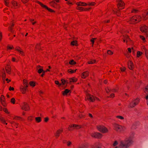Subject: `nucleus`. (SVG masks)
I'll return each mask as SVG.
<instances>
[{
	"label": "nucleus",
	"mask_w": 148,
	"mask_h": 148,
	"mask_svg": "<svg viewBox=\"0 0 148 148\" xmlns=\"http://www.w3.org/2000/svg\"><path fill=\"white\" fill-rule=\"evenodd\" d=\"M132 141L127 139L120 142L119 147L120 148H128L132 143Z\"/></svg>",
	"instance_id": "obj_1"
},
{
	"label": "nucleus",
	"mask_w": 148,
	"mask_h": 148,
	"mask_svg": "<svg viewBox=\"0 0 148 148\" xmlns=\"http://www.w3.org/2000/svg\"><path fill=\"white\" fill-rule=\"evenodd\" d=\"M96 128L99 131L103 133H107L109 131L108 128L103 125H97Z\"/></svg>",
	"instance_id": "obj_2"
},
{
	"label": "nucleus",
	"mask_w": 148,
	"mask_h": 148,
	"mask_svg": "<svg viewBox=\"0 0 148 148\" xmlns=\"http://www.w3.org/2000/svg\"><path fill=\"white\" fill-rule=\"evenodd\" d=\"M140 99L138 97H137L132 102L130 103L129 105V107L130 108H134L140 102Z\"/></svg>",
	"instance_id": "obj_3"
},
{
	"label": "nucleus",
	"mask_w": 148,
	"mask_h": 148,
	"mask_svg": "<svg viewBox=\"0 0 148 148\" xmlns=\"http://www.w3.org/2000/svg\"><path fill=\"white\" fill-rule=\"evenodd\" d=\"M90 136L93 138L97 139H101L103 136L101 134L97 132H92Z\"/></svg>",
	"instance_id": "obj_4"
},
{
	"label": "nucleus",
	"mask_w": 148,
	"mask_h": 148,
	"mask_svg": "<svg viewBox=\"0 0 148 148\" xmlns=\"http://www.w3.org/2000/svg\"><path fill=\"white\" fill-rule=\"evenodd\" d=\"M114 128L116 132H120L123 129V126L117 123H115L114 124Z\"/></svg>",
	"instance_id": "obj_5"
},
{
	"label": "nucleus",
	"mask_w": 148,
	"mask_h": 148,
	"mask_svg": "<svg viewBox=\"0 0 148 148\" xmlns=\"http://www.w3.org/2000/svg\"><path fill=\"white\" fill-rule=\"evenodd\" d=\"M118 2L117 6L119 10L124 9L125 5L124 2L121 0H118Z\"/></svg>",
	"instance_id": "obj_6"
},
{
	"label": "nucleus",
	"mask_w": 148,
	"mask_h": 148,
	"mask_svg": "<svg viewBox=\"0 0 148 148\" xmlns=\"http://www.w3.org/2000/svg\"><path fill=\"white\" fill-rule=\"evenodd\" d=\"M86 96L87 99L91 102L94 101L95 100L97 99L98 101L99 100V98H97L96 97H94L93 95L90 94H89L88 93L86 95Z\"/></svg>",
	"instance_id": "obj_7"
},
{
	"label": "nucleus",
	"mask_w": 148,
	"mask_h": 148,
	"mask_svg": "<svg viewBox=\"0 0 148 148\" xmlns=\"http://www.w3.org/2000/svg\"><path fill=\"white\" fill-rule=\"evenodd\" d=\"M21 109L25 111H28L30 109V108L28 103L24 102L21 107Z\"/></svg>",
	"instance_id": "obj_8"
},
{
	"label": "nucleus",
	"mask_w": 148,
	"mask_h": 148,
	"mask_svg": "<svg viewBox=\"0 0 148 148\" xmlns=\"http://www.w3.org/2000/svg\"><path fill=\"white\" fill-rule=\"evenodd\" d=\"M140 29L142 32L146 33L148 30V27L145 25H143L140 27Z\"/></svg>",
	"instance_id": "obj_9"
},
{
	"label": "nucleus",
	"mask_w": 148,
	"mask_h": 148,
	"mask_svg": "<svg viewBox=\"0 0 148 148\" xmlns=\"http://www.w3.org/2000/svg\"><path fill=\"white\" fill-rule=\"evenodd\" d=\"M128 66L129 69L131 70H133L134 68V65L133 62L129 60L128 62Z\"/></svg>",
	"instance_id": "obj_10"
},
{
	"label": "nucleus",
	"mask_w": 148,
	"mask_h": 148,
	"mask_svg": "<svg viewBox=\"0 0 148 148\" xmlns=\"http://www.w3.org/2000/svg\"><path fill=\"white\" fill-rule=\"evenodd\" d=\"M38 3L41 5V6L43 8H44L47 10H48L49 12H55V11L51 9L48 8L47 6L43 4L41 2H38Z\"/></svg>",
	"instance_id": "obj_11"
},
{
	"label": "nucleus",
	"mask_w": 148,
	"mask_h": 148,
	"mask_svg": "<svg viewBox=\"0 0 148 148\" xmlns=\"http://www.w3.org/2000/svg\"><path fill=\"white\" fill-rule=\"evenodd\" d=\"M89 73L88 71H86L82 73L81 77L82 79H85L89 75Z\"/></svg>",
	"instance_id": "obj_12"
},
{
	"label": "nucleus",
	"mask_w": 148,
	"mask_h": 148,
	"mask_svg": "<svg viewBox=\"0 0 148 148\" xmlns=\"http://www.w3.org/2000/svg\"><path fill=\"white\" fill-rule=\"evenodd\" d=\"M143 54L142 52L138 51H137L136 53V57L139 58L141 57Z\"/></svg>",
	"instance_id": "obj_13"
},
{
	"label": "nucleus",
	"mask_w": 148,
	"mask_h": 148,
	"mask_svg": "<svg viewBox=\"0 0 148 148\" xmlns=\"http://www.w3.org/2000/svg\"><path fill=\"white\" fill-rule=\"evenodd\" d=\"M70 90L68 89H65L62 92V95L64 96H67V94L70 92Z\"/></svg>",
	"instance_id": "obj_14"
},
{
	"label": "nucleus",
	"mask_w": 148,
	"mask_h": 148,
	"mask_svg": "<svg viewBox=\"0 0 148 148\" xmlns=\"http://www.w3.org/2000/svg\"><path fill=\"white\" fill-rule=\"evenodd\" d=\"M76 4L78 6H85L87 5V4L86 3L81 1L77 2L76 3Z\"/></svg>",
	"instance_id": "obj_15"
},
{
	"label": "nucleus",
	"mask_w": 148,
	"mask_h": 148,
	"mask_svg": "<svg viewBox=\"0 0 148 148\" xmlns=\"http://www.w3.org/2000/svg\"><path fill=\"white\" fill-rule=\"evenodd\" d=\"M69 79L70 83L71 82H76L77 80V79L75 77L70 78Z\"/></svg>",
	"instance_id": "obj_16"
},
{
	"label": "nucleus",
	"mask_w": 148,
	"mask_h": 148,
	"mask_svg": "<svg viewBox=\"0 0 148 148\" xmlns=\"http://www.w3.org/2000/svg\"><path fill=\"white\" fill-rule=\"evenodd\" d=\"M63 130L62 129H60L58 130L56 132L55 136L57 137H58L60 136V134L62 133L63 132Z\"/></svg>",
	"instance_id": "obj_17"
},
{
	"label": "nucleus",
	"mask_w": 148,
	"mask_h": 148,
	"mask_svg": "<svg viewBox=\"0 0 148 148\" xmlns=\"http://www.w3.org/2000/svg\"><path fill=\"white\" fill-rule=\"evenodd\" d=\"M148 11L145 12L144 14H143V20H146L148 18Z\"/></svg>",
	"instance_id": "obj_18"
},
{
	"label": "nucleus",
	"mask_w": 148,
	"mask_h": 148,
	"mask_svg": "<svg viewBox=\"0 0 148 148\" xmlns=\"http://www.w3.org/2000/svg\"><path fill=\"white\" fill-rule=\"evenodd\" d=\"M136 18V21L137 23H138L140 22L142 19V17L140 15H137L135 16Z\"/></svg>",
	"instance_id": "obj_19"
},
{
	"label": "nucleus",
	"mask_w": 148,
	"mask_h": 148,
	"mask_svg": "<svg viewBox=\"0 0 148 148\" xmlns=\"http://www.w3.org/2000/svg\"><path fill=\"white\" fill-rule=\"evenodd\" d=\"M74 129V124H71L69 125L68 127V130L69 131H71Z\"/></svg>",
	"instance_id": "obj_20"
},
{
	"label": "nucleus",
	"mask_w": 148,
	"mask_h": 148,
	"mask_svg": "<svg viewBox=\"0 0 148 148\" xmlns=\"http://www.w3.org/2000/svg\"><path fill=\"white\" fill-rule=\"evenodd\" d=\"M71 45L72 46H77L78 45L77 41V40H73L71 43Z\"/></svg>",
	"instance_id": "obj_21"
},
{
	"label": "nucleus",
	"mask_w": 148,
	"mask_h": 148,
	"mask_svg": "<svg viewBox=\"0 0 148 148\" xmlns=\"http://www.w3.org/2000/svg\"><path fill=\"white\" fill-rule=\"evenodd\" d=\"M82 128V126L81 125L74 124V128L78 130L80 129H81Z\"/></svg>",
	"instance_id": "obj_22"
},
{
	"label": "nucleus",
	"mask_w": 148,
	"mask_h": 148,
	"mask_svg": "<svg viewBox=\"0 0 148 148\" xmlns=\"http://www.w3.org/2000/svg\"><path fill=\"white\" fill-rule=\"evenodd\" d=\"M130 21L132 22L137 23L135 16H133L130 19Z\"/></svg>",
	"instance_id": "obj_23"
},
{
	"label": "nucleus",
	"mask_w": 148,
	"mask_h": 148,
	"mask_svg": "<svg viewBox=\"0 0 148 148\" xmlns=\"http://www.w3.org/2000/svg\"><path fill=\"white\" fill-rule=\"evenodd\" d=\"M96 62V60H92L88 62V64H92L95 63Z\"/></svg>",
	"instance_id": "obj_24"
},
{
	"label": "nucleus",
	"mask_w": 148,
	"mask_h": 148,
	"mask_svg": "<svg viewBox=\"0 0 148 148\" xmlns=\"http://www.w3.org/2000/svg\"><path fill=\"white\" fill-rule=\"evenodd\" d=\"M29 84L31 86L34 87L36 85V82L34 81H30L29 82Z\"/></svg>",
	"instance_id": "obj_25"
},
{
	"label": "nucleus",
	"mask_w": 148,
	"mask_h": 148,
	"mask_svg": "<svg viewBox=\"0 0 148 148\" xmlns=\"http://www.w3.org/2000/svg\"><path fill=\"white\" fill-rule=\"evenodd\" d=\"M69 63L70 64L73 65L75 64L76 63L73 60H72L69 61Z\"/></svg>",
	"instance_id": "obj_26"
},
{
	"label": "nucleus",
	"mask_w": 148,
	"mask_h": 148,
	"mask_svg": "<svg viewBox=\"0 0 148 148\" xmlns=\"http://www.w3.org/2000/svg\"><path fill=\"white\" fill-rule=\"evenodd\" d=\"M15 99L14 98L12 97L10 99V103L13 104H14L15 103Z\"/></svg>",
	"instance_id": "obj_27"
},
{
	"label": "nucleus",
	"mask_w": 148,
	"mask_h": 148,
	"mask_svg": "<svg viewBox=\"0 0 148 148\" xmlns=\"http://www.w3.org/2000/svg\"><path fill=\"white\" fill-rule=\"evenodd\" d=\"M7 50H11L14 49V47L13 46L8 45L7 47Z\"/></svg>",
	"instance_id": "obj_28"
},
{
	"label": "nucleus",
	"mask_w": 148,
	"mask_h": 148,
	"mask_svg": "<svg viewBox=\"0 0 148 148\" xmlns=\"http://www.w3.org/2000/svg\"><path fill=\"white\" fill-rule=\"evenodd\" d=\"M35 120L38 123L40 122L41 121V118L40 117H36Z\"/></svg>",
	"instance_id": "obj_29"
},
{
	"label": "nucleus",
	"mask_w": 148,
	"mask_h": 148,
	"mask_svg": "<svg viewBox=\"0 0 148 148\" xmlns=\"http://www.w3.org/2000/svg\"><path fill=\"white\" fill-rule=\"evenodd\" d=\"M140 38L143 41V42H145L146 41L145 38L143 36L140 35Z\"/></svg>",
	"instance_id": "obj_30"
},
{
	"label": "nucleus",
	"mask_w": 148,
	"mask_h": 148,
	"mask_svg": "<svg viewBox=\"0 0 148 148\" xmlns=\"http://www.w3.org/2000/svg\"><path fill=\"white\" fill-rule=\"evenodd\" d=\"M5 69L7 72L8 73H10L11 71V69L10 67H7L5 68Z\"/></svg>",
	"instance_id": "obj_31"
},
{
	"label": "nucleus",
	"mask_w": 148,
	"mask_h": 148,
	"mask_svg": "<svg viewBox=\"0 0 148 148\" xmlns=\"http://www.w3.org/2000/svg\"><path fill=\"white\" fill-rule=\"evenodd\" d=\"M116 117L117 119H119L121 120H123L124 119V117L122 116L118 115L116 116Z\"/></svg>",
	"instance_id": "obj_32"
},
{
	"label": "nucleus",
	"mask_w": 148,
	"mask_h": 148,
	"mask_svg": "<svg viewBox=\"0 0 148 148\" xmlns=\"http://www.w3.org/2000/svg\"><path fill=\"white\" fill-rule=\"evenodd\" d=\"M96 38H92L91 39V40H90V42L92 43V47L93 46L94 44V43L95 40H96Z\"/></svg>",
	"instance_id": "obj_33"
},
{
	"label": "nucleus",
	"mask_w": 148,
	"mask_h": 148,
	"mask_svg": "<svg viewBox=\"0 0 148 148\" xmlns=\"http://www.w3.org/2000/svg\"><path fill=\"white\" fill-rule=\"evenodd\" d=\"M107 53L110 55H112L113 53V52L110 50H108L107 51Z\"/></svg>",
	"instance_id": "obj_34"
},
{
	"label": "nucleus",
	"mask_w": 148,
	"mask_h": 148,
	"mask_svg": "<svg viewBox=\"0 0 148 148\" xmlns=\"http://www.w3.org/2000/svg\"><path fill=\"white\" fill-rule=\"evenodd\" d=\"M105 90L106 92L108 93L110 92L111 90L108 87H107L105 88Z\"/></svg>",
	"instance_id": "obj_35"
},
{
	"label": "nucleus",
	"mask_w": 148,
	"mask_h": 148,
	"mask_svg": "<svg viewBox=\"0 0 148 148\" xmlns=\"http://www.w3.org/2000/svg\"><path fill=\"white\" fill-rule=\"evenodd\" d=\"M61 81L62 83L61 85L62 84V85H64L65 84L66 81L65 80L63 79H61Z\"/></svg>",
	"instance_id": "obj_36"
},
{
	"label": "nucleus",
	"mask_w": 148,
	"mask_h": 148,
	"mask_svg": "<svg viewBox=\"0 0 148 148\" xmlns=\"http://www.w3.org/2000/svg\"><path fill=\"white\" fill-rule=\"evenodd\" d=\"M118 144V141L116 140H115L113 144H112V145L113 147H115V146H116Z\"/></svg>",
	"instance_id": "obj_37"
},
{
	"label": "nucleus",
	"mask_w": 148,
	"mask_h": 148,
	"mask_svg": "<svg viewBox=\"0 0 148 148\" xmlns=\"http://www.w3.org/2000/svg\"><path fill=\"white\" fill-rule=\"evenodd\" d=\"M113 92H116L118 91V90L116 88H113L111 90Z\"/></svg>",
	"instance_id": "obj_38"
},
{
	"label": "nucleus",
	"mask_w": 148,
	"mask_h": 148,
	"mask_svg": "<svg viewBox=\"0 0 148 148\" xmlns=\"http://www.w3.org/2000/svg\"><path fill=\"white\" fill-rule=\"evenodd\" d=\"M73 70L71 69H69L67 70V72L70 74H72L73 73Z\"/></svg>",
	"instance_id": "obj_39"
},
{
	"label": "nucleus",
	"mask_w": 148,
	"mask_h": 148,
	"mask_svg": "<svg viewBox=\"0 0 148 148\" xmlns=\"http://www.w3.org/2000/svg\"><path fill=\"white\" fill-rule=\"evenodd\" d=\"M126 68L124 67H122L120 68L121 71V72H123L126 70Z\"/></svg>",
	"instance_id": "obj_40"
},
{
	"label": "nucleus",
	"mask_w": 148,
	"mask_h": 148,
	"mask_svg": "<svg viewBox=\"0 0 148 148\" xmlns=\"http://www.w3.org/2000/svg\"><path fill=\"white\" fill-rule=\"evenodd\" d=\"M145 55L146 58L148 60V51H145Z\"/></svg>",
	"instance_id": "obj_41"
},
{
	"label": "nucleus",
	"mask_w": 148,
	"mask_h": 148,
	"mask_svg": "<svg viewBox=\"0 0 148 148\" xmlns=\"http://www.w3.org/2000/svg\"><path fill=\"white\" fill-rule=\"evenodd\" d=\"M55 83L56 84L58 85L59 86H60L61 85V84L60 83L59 81H55Z\"/></svg>",
	"instance_id": "obj_42"
},
{
	"label": "nucleus",
	"mask_w": 148,
	"mask_h": 148,
	"mask_svg": "<svg viewBox=\"0 0 148 148\" xmlns=\"http://www.w3.org/2000/svg\"><path fill=\"white\" fill-rule=\"evenodd\" d=\"M138 12V10L136 9H134L132 10L131 11V12L132 13H136L137 12Z\"/></svg>",
	"instance_id": "obj_43"
},
{
	"label": "nucleus",
	"mask_w": 148,
	"mask_h": 148,
	"mask_svg": "<svg viewBox=\"0 0 148 148\" xmlns=\"http://www.w3.org/2000/svg\"><path fill=\"white\" fill-rule=\"evenodd\" d=\"M20 89L22 90V93L23 94H24L25 92V89L23 87V88H20Z\"/></svg>",
	"instance_id": "obj_44"
},
{
	"label": "nucleus",
	"mask_w": 148,
	"mask_h": 148,
	"mask_svg": "<svg viewBox=\"0 0 148 148\" xmlns=\"http://www.w3.org/2000/svg\"><path fill=\"white\" fill-rule=\"evenodd\" d=\"M44 70H43L42 69H39L38 70V73H39V74H40V73H41L42 72H43V71H44Z\"/></svg>",
	"instance_id": "obj_45"
},
{
	"label": "nucleus",
	"mask_w": 148,
	"mask_h": 148,
	"mask_svg": "<svg viewBox=\"0 0 148 148\" xmlns=\"http://www.w3.org/2000/svg\"><path fill=\"white\" fill-rule=\"evenodd\" d=\"M3 110L6 113H7V114L10 113V112H9V111H8V110H7V108H3Z\"/></svg>",
	"instance_id": "obj_46"
},
{
	"label": "nucleus",
	"mask_w": 148,
	"mask_h": 148,
	"mask_svg": "<svg viewBox=\"0 0 148 148\" xmlns=\"http://www.w3.org/2000/svg\"><path fill=\"white\" fill-rule=\"evenodd\" d=\"M115 97V95L114 93H111L109 97L110 98H113Z\"/></svg>",
	"instance_id": "obj_47"
},
{
	"label": "nucleus",
	"mask_w": 148,
	"mask_h": 148,
	"mask_svg": "<svg viewBox=\"0 0 148 148\" xmlns=\"http://www.w3.org/2000/svg\"><path fill=\"white\" fill-rule=\"evenodd\" d=\"M12 3L13 5L14 6H17V3L14 1H12Z\"/></svg>",
	"instance_id": "obj_48"
},
{
	"label": "nucleus",
	"mask_w": 148,
	"mask_h": 148,
	"mask_svg": "<svg viewBox=\"0 0 148 148\" xmlns=\"http://www.w3.org/2000/svg\"><path fill=\"white\" fill-rule=\"evenodd\" d=\"M128 53H131L132 52V49L130 48H128L127 49Z\"/></svg>",
	"instance_id": "obj_49"
},
{
	"label": "nucleus",
	"mask_w": 148,
	"mask_h": 148,
	"mask_svg": "<svg viewBox=\"0 0 148 148\" xmlns=\"http://www.w3.org/2000/svg\"><path fill=\"white\" fill-rule=\"evenodd\" d=\"M95 2H92L90 3H89L88 4V5L90 6H94L95 5Z\"/></svg>",
	"instance_id": "obj_50"
},
{
	"label": "nucleus",
	"mask_w": 148,
	"mask_h": 148,
	"mask_svg": "<svg viewBox=\"0 0 148 148\" xmlns=\"http://www.w3.org/2000/svg\"><path fill=\"white\" fill-rule=\"evenodd\" d=\"M8 0H4L5 2V5L6 6H8V4H9V2H8Z\"/></svg>",
	"instance_id": "obj_51"
},
{
	"label": "nucleus",
	"mask_w": 148,
	"mask_h": 148,
	"mask_svg": "<svg viewBox=\"0 0 148 148\" xmlns=\"http://www.w3.org/2000/svg\"><path fill=\"white\" fill-rule=\"evenodd\" d=\"M77 9L78 10H80L81 11H83V8L82 7H78Z\"/></svg>",
	"instance_id": "obj_52"
},
{
	"label": "nucleus",
	"mask_w": 148,
	"mask_h": 148,
	"mask_svg": "<svg viewBox=\"0 0 148 148\" xmlns=\"http://www.w3.org/2000/svg\"><path fill=\"white\" fill-rule=\"evenodd\" d=\"M27 80L24 79L23 80V83L25 85L27 84Z\"/></svg>",
	"instance_id": "obj_53"
},
{
	"label": "nucleus",
	"mask_w": 148,
	"mask_h": 148,
	"mask_svg": "<svg viewBox=\"0 0 148 148\" xmlns=\"http://www.w3.org/2000/svg\"><path fill=\"white\" fill-rule=\"evenodd\" d=\"M72 144L71 142L69 141L67 142V145L68 146H70Z\"/></svg>",
	"instance_id": "obj_54"
},
{
	"label": "nucleus",
	"mask_w": 148,
	"mask_h": 148,
	"mask_svg": "<svg viewBox=\"0 0 148 148\" xmlns=\"http://www.w3.org/2000/svg\"><path fill=\"white\" fill-rule=\"evenodd\" d=\"M1 103L2 104L3 106H5V105H4V102H5V101L4 100V99H3V100H2V101H1Z\"/></svg>",
	"instance_id": "obj_55"
},
{
	"label": "nucleus",
	"mask_w": 148,
	"mask_h": 148,
	"mask_svg": "<svg viewBox=\"0 0 148 148\" xmlns=\"http://www.w3.org/2000/svg\"><path fill=\"white\" fill-rule=\"evenodd\" d=\"M14 90V88L13 87H11L10 86L9 88V90Z\"/></svg>",
	"instance_id": "obj_56"
},
{
	"label": "nucleus",
	"mask_w": 148,
	"mask_h": 148,
	"mask_svg": "<svg viewBox=\"0 0 148 148\" xmlns=\"http://www.w3.org/2000/svg\"><path fill=\"white\" fill-rule=\"evenodd\" d=\"M28 0H21V1L24 3H26L28 1Z\"/></svg>",
	"instance_id": "obj_57"
},
{
	"label": "nucleus",
	"mask_w": 148,
	"mask_h": 148,
	"mask_svg": "<svg viewBox=\"0 0 148 148\" xmlns=\"http://www.w3.org/2000/svg\"><path fill=\"white\" fill-rule=\"evenodd\" d=\"M4 99V97L3 95H1V101H2V100L3 99Z\"/></svg>",
	"instance_id": "obj_58"
},
{
	"label": "nucleus",
	"mask_w": 148,
	"mask_h": 148,
	"mask_svg": "<svg viewBox=\"0 0 148 148\" xmlns=\"http://www.w3.org/2000/svg\"><path fill=\"white\" fill-rule=\"evenodd\" d=\"M19 52L20 53V54L22 55H23L24 54V52L23 51L20 50V51H19Z\"/></svg>",
	"instance_id": "obj_59"
},
{
	"label": "nucleus",
	"mask_w": 148,
	"mask_h": 148,
	"mask_svg": "<svg viewBox=\"0 0 148 148\" xmlns=\"http://www.w3.org/2000/svg\"><path fill=\"white\" fill-rule=\"evenodd\" d=\"M49 120V119L47 117H46L45 119V122H47Z\"/></svg>",
	"instance_id": "obj_60"
},
{
	"label": "nucleus",
	"mask_w": 148,
	"mask_h": 148,
	"mask_svg": "<svg viewBox=\"0 0 148 148\" xmlns=\"http://www.w3.org/2000/svg\"><path fill=\"white\" fill-rule=\"evenodd\" d=\"M2 33L1 32L0 33V41L1 40L2 38Z\"/></svg>",
	"instance_id": "obj_61"
},
{
	"label": "nucleus",
	"mask_w": 148,
	"mask_h": 148,
	"mask_svg": "<svg viewBox=\"0 0 148 148\" xmlns=\"http://www.w3.org/2000/svg\"><path fill=\"white\" fill-rule=\"evenodd\" d=\"M6 80L7 82L8 83H9L11 81L10 79H9L8 78L6 79Z\"/></svg>",
	"instance_id": "obj_62"
},
{
	"label": "nucleus",
	"mask_w": 148,
	"mask_h": 148,
	"mask_svg": "<svg viewBox=\"0 0 148 148\" xmlns=\"http://www.w3.org/2000/svg\"><path fill=\"white\" fill-rule=\"evenodd\" d=\"M145 91L146 92H148V87H146L145 88Z\"/></svg>",
	"instance_id": "obj_63"
},
{
	"label": "nucleus",
	"mask_w": 148,
	"mask_h": 148,
	"mask_svg": "<svg viewBox=\"0 0 148 148\" xmlns=\"http://www.w3.org/2000/svg\"><path fill=\"white\" fill-rule=\"evenodd\" d=\"M43 73L41 75V76L42 77H43L44 76V75H45V71H43Z\"/></svg>",
	"instance_id": "obj_64"
}]
</instances>
